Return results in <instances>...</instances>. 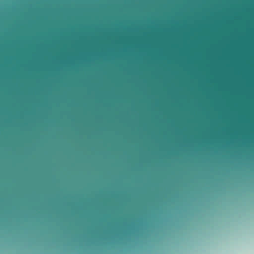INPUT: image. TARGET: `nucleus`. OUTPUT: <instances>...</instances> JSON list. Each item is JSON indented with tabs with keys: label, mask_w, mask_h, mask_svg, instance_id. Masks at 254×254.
<instances>
[{
	"label": "nucleus",
	"mask_w": 254,
	"mask_h": 254,
	"mask_svg": "<svg viewBox=\"0 0 254 254\" xmlns=\"http://www.w3.org/2000/svg\"><path fill=\"white\" fill-rule=\"evenodd\" d=\"M139 135H143V0H139Z\"/></svg>",
	"instance_id": "1"
}]
</instances>
